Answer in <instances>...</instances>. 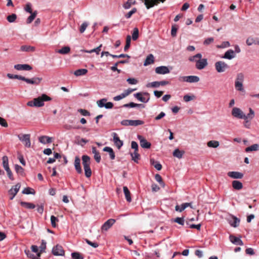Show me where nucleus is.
<instances>
[{
  "mask_svg": "<svg viewBox=\"0 0 259 259\" xmlns=\"http://www.w3.org/2000/svg\"><path fill=\"white\" fill-rule=\"evenodd\" d=\"M228 176L233 179H240L243 177V174L238 171H229Z\"/></svg>",
  "mask_w": 259,
  "mask_h": 259,
  "instance_id": "nucleus-19",
  "label": "nucleus"
},
{
  "mask_svg": "<svg viewBox=\"0 0 259 259\" xmlns=\"http://www.w3.org/2000/svg\"><path fill=\"white\" fill-rule=\"evenodd\" d=\"M15 169L17 173H19L21 174L23 173V168L21 166L18 164L15 165Z\"/></svg>",
  "mask_w": 259,
  "mask_h": 259,
  "instance_id": "nucleus-62",
  "label": "nucleus"
},
{
  "mask_svg": "<svg viewBox=\"0 0 259 259\" xmlns=\"http://www.w3.org/2000/svg\"><path fill=\"white\" fill-rule=\"evenodd\" d=\"M230 241L237 245H243V243L242 241L238 237H236L232 235H230L229 236Z\"/></svg>",
  "mask_w": 259,
  "mask_h": 259,
  "instance_id": "nucleus-23",
  "label": "nucleus"
},
{
  "mask_svg": "<svg viewBox=\"0 0 259 259\" xmlns=\"http://www.w3.org/2000/svg\"><path fill=\"white\" fill-rule=\"evenodd\" d=\"M246 43L248 46H250L253 44L259 45V37H249L247 38Z\"/></svg>",
  "mask_w": 259,
  "mask_h": 259,
  "instance_id": "nucleus-21",
  "label": "nucleus"
},
{
  "mask_svg": "<svg viewBox=\"0 0 259 259\" xmlns=\"http://www.w3.org/2000/svg\"><path fill=\"white\" fill-rule=\"evenodd\" d=\"M184 153L183 151H180L179 149H176L173 152V155L179 159H181L182 158Z\"/></svg>",
  "mask_w": 259,
  "mask_h": 259,
  "instance_id": "nucleus-34",
  "label": "nucleus"
},
{
  "mask_svg": "<svg viewBox=\"0 0 259 259\" xmlns=\"http://www.w3.org/2000/svg\"><path fill=\"white\" fill-rule=\"evenodd\" d=\"M14 68L17 70H30L32 67L28 64H16L14 65Z\"/></svg>",
  "mask_w": 259,
  "mask_h": 259,
  "instance_id": "nucleus-20",
  "label": "nucleus"
},
{
  "mask_svg": "<svg viewBox=\"0 0 259 259\" xmlns=\"http://www.w3.org/2000/svg\"><path fill=\"white\" fill-rule=\"evenodd\" d=\"M244 80V75L243 73H239L237 74L235 81V88L237 91L241 92H245V90L243 85Z\"/></svg>",
  "mask_w": 259,
  "mask_h": 259,
  "instance_id": "nucleus-2",
  "label": "nucleus"
},
{
  "mask_svg": "<svg viewBox=\"0 0 259 259\" xmlns=\"http://www.w3.org/2000/svg\"><path fill=\"white\" fill-rule=\"evenodd\" d=\"M20 204L22 206L28 209H33L35 207L34 204L30 202L22 201L20 202Z\"/></svg>",
  "mask_w": 259,
  "mask_h": 259,
  "instance_id": "nucleus-39",
  "label": "nucleus"
},
{
  "mask_svg": "<svg viewBox=\"0 0 259 259\" xmlns=\"http://www.w3.org/2000/svg\"><path fill=\"white\" fill-rule=\"evenodd\" d=\"M208 64L207 60L205 58L198 59L195 65L196 68L198 70L204 69Z\"/></svg>",
  "mask_w": 259,
  "mask_h": 259,
  "instance_id": "nucleus-13",
  "label": "nucleus"
},
{
  "mask_svg": "<svg viewBox=\"0 0 259 259\" xmlns=\"http://www.w3.org/2000/svg\"><path fill=\"white\" fill-rule=\"evenodd\" d=\"M52 99L46 94H42L41 96L33 99L27 103V105L29 107H41L44 106L45 101H51Z\"/></svg>",
  "mask_w": 259,
  "mask_h": 259,
  "instance_id": "nucleus-1",
  "label": "nucleus"
},
{
  "mask_svg": "<svg viewBox=\"0 0 259 259\" xmlns=\"http://www.w3.org/2000/svg\"><path fill=\"white\" fill-rule=\"evenodd\" d=\"M16 18H17L16 15L15 14H12V15H9L7 17V19L9 22L13 23V22H15Z\"/></svg>",
  "mask_w": 259,
  "mask_h": 259,
  "instance_id": "nucleus-53",
  "label": "nucleus"
},
{
  "mask_svg": "<svg viewBox=\"0 0 259 259\" xmlns=\"http://www.w3.org/2000/svg\"><path fill=\"white\" fill-rule=\"evenodd\" d=\"M174 222L177 223L181 225H184L185 223V220L184 218H176L174 220Z\"/></svg>",
  "mask_w": 259,
  "mask_h": 259,
  "instance_id": "nucleus-55",
  "label": "nucleus"
},
{
  "mask_svg": "<svg viewBox=\"0 0 259 259\" xmlns=\"http://www.w3.org/2000/svg\"><path fill=\"white\" fill-rule=\"evenodd\" d=\"M154 56L152 54L149 55L147 57L144 63V66H147L150 64H152L154 62Z\"/></svg>",
  "mask_w": 259,
  "mask_h": 259,
  "instance_id": "nucleus-30",
  "label": "nucleus"
},
{
  "mask_svg": "<svg viewBox=\"0 0 259 259\" xmlns=\"http://www.w3.org/2000/svg\"><path fill=\"white\" fill-rule=\"evenodd\" d=\"M38 141L43 144L51 143L52 142V138L47 136H42L39 137Z\"/></svg>",
  "mask_w": 259,
  "mask_h": 259,
  "instance_id": "nucleus-24",
  "label": "nucleus"
},
{
  "mask_svg": "<svg viewBox=\"0 0 259 259\" xmlns=\"http://www.w3.org/2000/svg\"><path fill=\"white\" fill-rule=\"evenodd\" d=\"M202 55L200 53H198L194 56H191L189 58V60L190 62H195L196 63V61H198V59L202 58Z\"/></svg>",
  "mask_w": 259,
  "mask_h": 259,
  "instance_id": "nucleus-41",
  "label": "nucleus"
},
{
  "mask_svg": "<svg viewBox=\"0 0 259 259\" xmlns=\"http://www.w3.org/2000/svg\"><path fill=\"white\" fill-rule=\"evenodd\" d=\"M22 193L25 194H34V191L32 189L27 187V188H25L23 190Z\"/></svg>",
  "mask_w": 259,
  "mask_h": 259,
  "instance_id": "nucleus-52",
  "label": "nucleus"
},
{
  "mask_svg": "<svg viewBox=\"0 0 259 259\" xmlns=\"http://www.w3.org/2000/svg\"><path fill=\"white\" fill-rule=\"evenodd\" d=\"M137 12V9L134 8H133L131 11H130V12H128L125 15V17L127 18V19H129L131 17V16H132L133 14H134V13H135L136 12Z\"/></svg>",
  "mask_w": 259,
  "mask_h": 259,
  "instance_id": "nucleus-59",
  "label": "nucleus"
},
{
  "mask_svg": "<svg viewBox=\"0 0 259 259\" xmlns=\"http://www.w3.org/2000/svg\"><path fill=\"white\" fill-rule=\"evenodd\" d=\"M103 150L105 152L109 153V156L111 159L113 160L115 159V155L113 149L110 147H105L103 148Z\"/></svg>",
  "mask_w": 259,
  "mask_h": 259,
  "instance_id": "nucleus-28",
  "label": "nucleus"
},
{
  "mask_svg": "<svg viewBox=\"0 0 259 259\" xmlns=\"http://www.w3.org/2000/svg\"><path fill=\"white\" fill-rule=\"evenodd\" d=\"M92 153L94 154V157L97 162L99 163L101 161V156L100 153L96 150V147H92Z\"/></svg>",
  "mask_w": 259,
  "mask_h": 259,
  "instance_id": "nucleus-27",
  "label": "nucleus"
},
{
  "mask_svg": "<svg viewBox=\"0 0 259 259\" xmlns=\"http://www.w3.org/2000/svg\"><path fill=\"white\" fill-rule=\"evenodd\" d=\"M87 72L88 70L86 69H79L76 70L74 72V74L76 76H78L85 75Z\"/></svg>",
  "mask_w": 259,
  "mask_h": 259,
  "instance_id": "nucleus-38",
  "label": "nucleus"
},
{
  "mask_svg": "<svg viewBox=\"0 0 259 259\" xmlns=\"http://www.w3.org/2000/svg\"><path fill=\"white\" fill-rule=\"evenodd\" d=\"M249 113H248L247 115H245L244 114V117H243V119L244 120H251L253 119L254 117V111L251 109L249 108Z\"/></svg>",
  "mask_w": 259,
  "mask_h": 259,
  "instance_id": "nucleus-32",
  "label": "nucleus"
},
{
  "mask_svg": "<svg viewBox=\"0 0 259 259\" xmlns=\"http://www.w3.org/2000/svg\"><path fill=\"white\" fill-rule=\"evenodd\" d=\"M113 141L117 148L119 149L123 146V141L119 139L116 133H113Z\"/></svg>",
  "mask_w": 259,
  "mask_h": 259,
  "instance_id": "nucleus-17",
  "label": "nucleus"
},
{
  "mask_svg": "<svg viewBox=\"0 0 259 259\" xmlns=\"http://www.w3.org/2000/svg\"><path fill=\"white\" fill-rule=\"evenodd\" d=\"M88 26V23L86 22H83L79 28V31L80 33H83L87 27Z\"/></svg>",
  "mask_w": 259,
  "mask_h": 259,
  "instance_id": "nucleus-57",
  "label": "nucleus"
},
{
  "mask_svg": "<svg viewBox=\"0 0 259 259\" xmlns=\"http://www.w3.org/2000/svg\"><path fill=\"white\" fill-rule=\"evenodd\" d=\"M82 165L83 166L85 176L87 178H90L92 175V170L90 168V157L88 155L82 156Z\"/></svg>",
  "mask_w": 259,
  "mask_h": 259,
  "instance_id": "nucleus-3",
  "label": "nucleus"
},
{
  "mask_svg": "<svg viewBox=\"0 0 259 259\" xmlns=\"http://www.w3.org/2000/svg\"><path fill=\"white\" fill-rule=\"evenodd\" d=\"M138 152V151H134V153L131 154L132 160L136 162H138V160L140 157V155Z\"/></svg>",
  "mask_w": 259,
  "mask_h": 259,
  "instance_id": "nucleus-46",
  "label": "nucleus"
},
{
  "mask_svg": "<svg viewBox=\"0 0 259 259\" xmlns=\"http://www.w3.org/2000/svg\"><path fill=\"white\" fill-rule=\"evenodd\" d=\"M209 147L217 148L219 146V142L217 141H210L207 143Z\"/></svg>",
  "mask_w": 259,
  "mask_h": 259,
  "instance_id": "nucleus-48",
  "label": "nucleus"
},
{
  "mask_svg": "<svg viewBox=\"0 0 259 259\" xmlns=\"http://www.w3.org/2000/svg\"><path fill=\"white\" fill-rule=\"evenodd\" d=\"M52 253L54 255L63 256L64 255V251L63 247L59 245H57L53 248Z\"/></svg>",
  "mask_w": 259,
  "mask_h": 259,
  "instance_id": "nucleus-15",
  "label": "nucleus"
},
{
  "mask_svg": "<svg viewBox=\"0 0 259 259\" xmlns=\"http://www.w3.org/2000/svg\"><path fill=\"white\" fill-rule=\"evenodd\" d=\"M51 225L53 227H56V222H58V219L57 218L55 217L54 215H52L51 217Z\"/></svg>",
  "mask_w": 259,
  "mask_h": 259,
  "instance_id": "nucleus-58",
  "label": "nucleus"
},
{
  "mask_svg": "<svg viewBox=\"0 0 259 259\" xmlns=\"http://www.w3.org/2000/svg\"><path fill=\"white\" fill-rule=\"evenodd\" d=\"M121 124L124 126H137L142 125L144 122L141 120H128L124 119L121 121Z\"/></svg>",
  "mask_w": 259,
  "mask_h": 259,
  "instance_id": "nucleus-5",
  "label": "nucleus"
},
{
  "mask_svg": "<svg viewBox=\"0 0 259 259\" xmlns=\"http://www.w3.org/2000/svg\"><path fill=\"white\" fill-rule=\"evenodd\" d=\"M30 14L31 15L28 17L26 21V22L28 24L31 23L32 22V21L35 19L37 15V11H35L34 12Z\"/></svg>",
  "mask_w": 259,
  "mask_h": 259,
  "instance_id": "nucleus-42",
  "label": "nucleus"
},
{
  "mask_svg": "<svg viewBox=\"0 0 259 259\" xmlns=\"http://www.w3.org/2000/svg\"><path fill=\"white\" fill-rule=\"evenodd\" d=\"M240 220L235 216H233L229 220L230 225L233 227H237L239 225Z\"/></svg>",
  "mask_w": 259,
  "mask_h": 259,
  "instance_id": "nucleus-26",
  "label": "nucleus"
},
{
  "mask_svg": "<svg viewBox=\"0 0 259 259\" xmlns=\"http://www.w3.org/2000/svg\"><path fill=\"white\" fill-rule=\"evenodd\" d=\"M74 167L78 174L82 172V169L80 166V159L78 157H75L74 160Z\"/></svg>",
  "mask_w": 259,
  "mask_h": 259,
  "instance_id": "nucleus-25",
  "label": "nucleus"
},
{
  "mask_svg": "<svg viewBox=\"0 0 259 259\" xmlns=\"http://www.w3.org/2000/svg\"><path fill=\"white\" fill-rule=\"evenodd\" d=\"M186 208V204L184 203H182L180 206L177 205L175 206V210L177 211L182 212Z\"/></svg>",
  "mask_w": 259,
  "mask_h": 259,
  "instance_id": "nucleus-49",
  "label": "nucleus"
},
{
  "mask_svg": "<svg viewBox=\"0 0 259 259\" xmlns=\"http://www.w3.org/2000/svg\"><path fill=\"white\" fill-rule=\"evenodd\" d=\"M230 46V44L228 41H223L221 45L217 46L218 49H223Z\"/></svg>",
  "mask_w": 259,
  "mask_h": 259,
  "instance_id": "nucleus-51",
  "label": "nucleus"
},
{
  "mask_svg": "<svg viewBox=\"0 0 259 259\" xmlns=\"http://www.w3.org/2000/svg\"><path fill=\"white\" fill-rule=\"evenodd\" d=\"M215 68L219 73L224 72L229 68V65L224 61H218L215 63Z\"/></svg>",
  "mask_w": 259,
  "mask_h": 259,
  "instance_id": "nucleus-7",
  "label": "nucleus"
},
{
  "mask_svg": "<svg viewBox=\"0 0 259 259\" xmlns=\"http://www.w3.org/2000/svg\"><path fill=\"white\" fill-rule=\"evenodd\" d=\"M169 72L170 70L167 66H161L155 68V72L158 74H165Z\"/></svg>",
  "mask_w": 259,
  "mask_h": 259,
  "instance_id": "nucleus-18",
  "label": "nucleus"
},
{
  "mask_svg": "<svg viewBox=\"0 0 259 259\" xmlns=\"http://www.w3.org/2000/svg\"><path fill=\"white\" fill-rule=\"evenodd\" d=\"M131 36L130 35H127L126 38V44L124 48V51H126L130 48L131 45Z\"/></svg>",
  "mask_w": 259,
  "mask_h": 259,
  "instance_id": "nucleus-47",
  "label": "nucleus"
},
{
  "mask_svg": "<svg viewBox=\"0 0 259 259\" xmlns=\"http://www.w3.org/2000/svg\"><path fill=\"white\" fill-rule=\"evenodd\" d=\"M20 187L21 185L19 183H17L15 186H12L11 189L9 190L8 193L10 195H11V197L10 198L11 200H13L14 199L16 195L19 191Z\"/></svg>",
  "mask_w": 259,
  "mask_h": 259,
  "instance_id": "nucleus-11",
  "label": "nucleus"
},
{
  "mask_svg": "<svg viewBox=\"0 0 259 259\" xmlns=\"http://www.w3.org/2000/svg\"><path fill=\"white\" fill-rule=\"evenodd\" d=\"M138 138L140 141L141 146L143 148L148 149L151 147V143L148 142L145 138L142 136L138 135Z\"/></svg>",
  "mask_w": 259,
  "mask_h": 259,
  "instance_id": "nucleus-16",
  "label": "nucleus"
},
{
  "mask_svg": "<svg viewBox=\"0 0 259 259\" xmlns=\"http://www.w3.org/2000/svg\"><path fill=\"white\" fill-rule=\"evenodd\" d=\"M40 252L37 253L38 256H40V253L44 252L46 248V242L44 240H41V243L39 246Z\"/></svg>",
  "mask_w": 259,
  "mask_h": 259,
  "instance_id": "nucleus-45",
  "label": "nucleus"
},
{
  "mask_svg": "<svg viewBox=\"0 0 259 259\" xmlns=\"http://www.w3.org/2000/svg\"><path fill=\"white\" fill-rule=\"evenodd\" d=\"M150 95L148 93H137L134 94V97L139 101L143 103H147L150 99Z\"/></svg>",
  "mask_w": 259,
  "mask_h": 259,
  "instance_id": "nucleus-6",
  "label": "nucleus"
},
{
  "mask_svg": "<svg viewBox=\"0 0 259 259\" xmlns=\"http://www.w3.org/2000/svg\"><path fill=\"white\" fill-rule=\"evenodd\" d=\"M115 223V220L110 219L106 221L101 227L102 232L108 231Z\"/></svg>",
  "mask_w": 259,
  "mask_h": 259,
  "instance_id": "nucleus-12",
  "label": "nucleus"
},
{
  "mask_svg": "<svg viewBox=\"0 0 259 259\" xmlns=\"http://www.w3.org/2000/svg\"><path fill=\"white\" fill-rule=\"evenodd\" d=\"M22 80L24 81L29 84L38 85L40 83V82L42 80V78H41V77H33L32 78L29 79V78H27L23 76Z\"/></svg>",
  "mask_w": 259,
  "mask_h": 259,
  "instance_id": "nucleus-14",
  "label": "nucleus"
},
{
  "mask_svg": "<svg viewBox=\"0 0 259 259\" xmlns=\"http://www.w3.org/2000/svg\"><path fill=\"white\" fill-rule=\"evenodd\" d=\"M194 98V96H189L188 95H186L184 96L183 99L185 102H188L193 100Z\"/></svg>",
  "mask_w": 259,
  "mask_h": 259,
  "instance_id": "nucleus-60",
  "label": "nucleus"
},
{
  "mask_svg": "<svg viewBox=\"0 0 259 259\" xmlns=\"http://www.w3.org/2000/svg\"><path fill=\"white\" fill-rule=\"evenodd\" d=\"M155 179L156 181L159 182V183L160 184V185L161 186H162V187L164 186V183L162 181V178L160 176V175H159V174H156L155 176Z\"/></svg>",
  "mask_w": 259,
  "mask_h": 259,
  "instance_id": "nucleus-56",
  "label": "nucleus"
},
{
  "mask_svg": "<svg viewBox=\"0 0 259 259\" xmlns=\"http://www.w3.org/2000/svg\"><path fill=\"white\" fill-rule=\"evenodd\" d=\"M71 256L73 259H83V256L78 252H72Z\"/></svg>",
  "mask_w": 259,
  "mask_h": 259,
  "instance_id": "nucleus-54",
  "label": "nucleus"
},
{
  "mask_svg": "<svg viewBox=\"0 0 259 259\" xmlns=\"http://www.w3.org/2000/svg\"><path fill=\"white\" fill-rule=\"evenodd\" d=\"M179 80L189 83H196L200 80V78L198 76L195 75L182 76L179 77Z\"/></svg>",
  "mask_w": 259,
  "mask_h": 259,
  "instance_id": "nucleus-4",
  "label": "nucleus"
},
{
  "mask_svg": "<svg viewBox=\"0 0 259 259\" xmlns=\"http://www.w3.org/2000/svg\"><path fill=\"white\" fill-rule=\"evenodd\" d=\"M126 81L130 84H136L138 82L137 79L134 78H128Z\"/></svg>",
  "mask_w": 259,
  "mask_h": 259,
  "instance_id": "nucleus-61",
  "label": "nucleus"
},
{
  "mask_svg": "<svg viewBox=\"0 0 259 259\" xmlns=\"http://www.w3.org/2000/svg\"><path fill=\"white\" fill-rule=\"evenodd\" d=\"M259 149V145L257 144H253L249 147H247L245 149V151L246 152H249L250 151H257Z\"/></svg>",
  "mask_w": 259,
  "mask_h": 259,
  "instance_id": "nucleus-35",
  "label": "nucleus"
},
{
  "mask_svg": "<svg viewBox=\"0 0 259 259\" xmlns=\"http://www.w3.org/2000/svg\"><path fill=\"white\" fill-rule=\"evenodd\" d=\"M30 136L29 134H24L22 135H18V138L23 142L26 147H30L31 146V142L30 140Z\"/></svg>",
  "mask_w": 259,
  "mask_h": 259,
  "instance_id": "nucleus-9",
  "label": "nucleus"
},
{
  "mask_svg": "<svg viewBox=\"0 0 259 259\" xmlns=\"http://www.w3.org/2000/svg\"><path fill=\"white\" fill-rule=\"evenodd\" d=\"M232 116L238 119H243L244 117V112L239 108H233L231 112Z\"/></svg>",
  "mask_w": 259,
  "mask_h": 259,
  "instance_id": "nucleus-10",
  "label": "nucleus"
},
{
  "mask_svg": "<svg viewBox=\"0 0 259 259\" xmlns=\"http://www.w3.org/2000/svg\"><path fill=\"white\" fill-rule=\"evenodd\" d=\"M107 101V99L103 98L97 101V104L99 108L105 107L107 109L112 108L113 107V104L110 102H106Z\"/></svg>",
  "mask_w": 259,
  "mask_h": 259,
  "instance_id": "nucleus-8",
  "label": "nucleus"
},
{
  "mask_svg": "<svg viewBox=\"0 0 259 259\" xmlns=\"http://www.w3.org/2000/svg\"><path fill=\"white\" fill-rule=\"evenodd\" d=\"M70 51V48L68 46H65L58 50L57 52L60 54H67Z\"/></svg>",
  "mask_w": 259,
  "mask_h": 259,
  "instance_id": "nucleus-37",
  "label": "nucleus"
},
{
  "mask_svg": "<svg viewBox=\"0 0 259 259\" xmlns=\"http://www.w3.org/2000/svg\"><path fill=\"white\" fill-rule=\"evenodd\" d=\"M136 3V0H127V1L123 4V7L125 9H128L132 5H135Z\"/></svg>",
  "mask_w": 259,
  "mask_h": 259,
  "instance_id": "nucleus-36",
  "label": "nucleus"
},
{
  "mask_svg": "<svg viewBox=\"0 0 259 259\" xmlns=\"http://www.w3.org/2000/svg\"><path fill=\"white\" fill-rule=\"evenodd\" d=\"M232 187L234 189L240 190L243 187V185L239 181L234 180L232 182Z\"/></svg>",
  "mask_w": 259,
  "mask_h": 259,
  "instance_id": "nucleus-33",
  "label": "nucleus"
},
{
  "mask_svg": "<svg viewBox=\"0 0 259 259\" xmlns=\"http://www.w3.org/2000/svg\"><path fill=\"white\" fill-rule=\"evenodd\" d=\"M25 11L29 13H33L31 9V4L30 3H28L24 8Z\"/></svg>",
  "mask_w": 259,
  "mask_h": 259,
  "instance_id": "nucleus-63",
  "label": "nucleus"
},
{
  "mask_svg": "<svg viewBox=\"0 0 259 259\" xmlns=\"http://www.w3.org/2000/svg\"><path fill=\"white\" fill-rule=\"evenodd\" d=\"M235 56L236 55L235 52L231 49H229L226 52L224 56L222 58L224 59L231 60L235 58Z\"/></svg>",
  "mask_w": 259,
  "mask_h": 259,
  "instance_id": "nucleus-22",
  "label": "nucleus"
},
{
  "mask_svg": "<svg viewBox=\"0 0 259 259\" xmlns=\"http://www.w3.org/2000/svg\"><path fill=\"white\" fill-rule=\"evenodd\" d=\"M3 165L5 170L9 169L8 158L7 156H4L2 158Z\"/></svg>",
  "mask_w": 259,
  "mask_h": 259,
  "instance_id": "nucleus-40",
  "label": "nucleus"
},
{
  "mask_svg": "<svg viewBox=\"0 0 259 259\" xmlns=\"http://www.w3.org/2000/svg\"><path fill=\"white\" fill-rule=\"evenodd\" d=\"M7 77L10 79H18L19 80H22L23 76L19 75H14L10 73H8L7 75Z\"/></svg>",
  "mask_w": 259,
  "mask_h": 259,
  "instance_id": "nucleus-50",
  "label": "nucleus"
},
{
  "mask_svg": "<svg viewBox=\"0 0 259 259\" xmlns=\"http://www.w3.org/2000/svg\"><path fill=\"white\" fill-rule=\"evenodd\" d=\"M20 50L23 52H32L35 51V49L33 46L24 45L21 47Z\"/></svg>",
  "mask_w": 259,
  "mask_h": 259,
  "instance_id": "nucleus-29",
  "label": "nucleus"
},
{
  "mask_svg": "<svg viewBox=\"0 0 259 259\" xmlns=\"http://www.w3.org/2000/svg\"><path fill=\"white\" fill-rule=\"evenodd\" d=\"M139 37V29L138 28L135 27L133 29L132 33V39L133 40H136Z\"/></svg>",
  "mask_w": 259,
  "mask_h": 259,
  "instance_id": "nucleus-44",
  "label": "nucleus"
},
{
  "mask_svg": "<svg viewBox=\"0 0 259 259\" xmlns=\"http://www.w3.org/2000/svg\"><path fill=\"white\" fill-rule=\"evenodd\" d=\"M123 190L126 201L130 202L132 201V198L131 197V193L129 190L126 186L123 187Z\"/></svg>",
  "mask_w": 259,
  "mask_h": 259,
  "instance_id": "nucleus-31",
  "label": "nucleus"
},
{
  "mask_svg": "<svg viewBox=\"0 0 259 259\" xmlns=\"http://www.w3.org/2000/svg\"><path fill=\"white\" fill-rule=\"evenodd\" d=\"M101 47H102V45H100L97 48H95L94 49H92L91 50H84L83 51L85 52V53H96L97 54H99V52L101 50Z\"/></svg>",
  "mask_w": 259,
  "mask_h": 259,
  "instance_id": "nucleus-43",
  "label": "nucleus"
},
{
  "mask_svg": "<svg viewBox=\"0 0 259 259\" xmlns=\"http://www.w3.org/2000/svg\"><path fill=\"white\" fill-rule=\"evenodd\" d=\"M78 112L80 113L83 116H90V113L85 109H79L78 110Z\"/></svg>",
  "mask_w": 259,
  "mask_h": 259,
  "instance_id": "nucleus-64",
  "label": "nucleus"
}]
</instances>
